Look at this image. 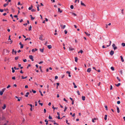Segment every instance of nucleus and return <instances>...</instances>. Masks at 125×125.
<instances>
[{
  "label": "nucleus",
  "instance_id": "nucleus-1",
  "mask_svg": "<svg viewBox=\"0 0 125 125\" xmlns=\"http://www.w3.org/2000/svg\"><path fill=\"white\" fill-rule=\"evenodd\" d=\"M112 46L114 50H115L117 49V47L115 46V44H113Z\"/></svg>",
  "mask_w": 125,
  "mask_h": 125
},
{
  "label": "nucleus",
  "instance_id": "nucleus-2",
  "mask_svg": "<svg viewBox=\"0 0 125 125\" xmlns=\"http://www.w3.org/2000/svg\"><path fill=\"white\" fill-rule=\"evenodd\" d=\"M29 58L32 61H34V59H33V57L32 55H30L29 56Z\"/></svg>",
  "mask_w": 125,
  "mask_h": 125
},
{
  "label": "nucleus",
  "instance_id": "nucleus-3",
  "mask_svg": "<svg viewBox=\"0 0 125 125\" xmlns=\"http://www.w3.org/2000/svg\"><path fill=\"white\" fill-rule=\"evenodd\" d=\"M69 50L70 51H73L75 50L74 49L72 48L71 46L69 47Z\"/></svg>",
  "mask_w": 125,
  "mask_h": 125
},
{
  "label": "nucleus",
  "instance_id": "nucleus-4",
  "mask_svg": "<svg viewBox=\"0 0 125 125\" xmlns=\"http://www.w3.org/2000/svg\"><path fill=\"white\" fill-rule=\"evenodd\" d=\"M60 26L61 27V28L62 29H64L66 27V25H62L61 24L60 25Z\"/></svg>",
  "mask_w": 125,
  "mask_h": 125
},
{
  "label": "nucleus",
  "instance_id": "nucleus-5",
  "mask_svg": "<svg viewBox=\"0 0 125 125\" xmlns=\"http://www.w3.org/2000/svg\"><path fill=\"white\" fill-rule=\"evenodd\" d=\"M114 53V52L112 50L110 52V54L111 56H112Z\"/></svg>",
  "mask_w": 125,
  "mask_h": 125
},
{
  "label": "nucleus",
  "instance_id": "nucleus-6",
  "mask_svg": "<svg viewBox=\"0 0 125 125\" xmlns=\"http://www.w3.org/2000/svg\"><path fill=\"white\" fill-rule=\"evenodd\" d=\"M19 44L21 46L20 48L21 49L22 48H23V45L21 43V42H20L19 43Z\"/></svg>",
  "mask_w": 125,
  "mask_h": 125
},
{
  "label": "nucleus",
  "instance_id": "nucleus-7",
  "mask_svg": "<svg viewBox=\"0 0 125 125\" xmlns=\"http://www.w3.org/2000/svg\"><path fill=\"white\" fill-rule=\"evenodd\" d=\"M28 105H29L31 107V108L30 109V110L31 111H32V105L31 104H28Z\"/></svg>",
  "mask_w": 125,
  "mask_h": 125
},
{
  "label": "nucleus",
  "instance_id": "nucleus-8",
  "mask_svg": "<svg viewBox=\"0 0 125 125\" xmlns=\"http://www.w3.org/2000/svg\"><path fill=\"white\" fill-rule=\"evenodd\" d=\"M43 36L42 35H41L39 38V39L43 41V39H42Z\"/></svg>",
  "mask_w": 125,
  "mask_h": 125
},
{
  "label": "nucleus",
  "instance_id": "nucleus-9",
  "mask_svg": "<svg viewBox=\"0 0 125 125\" xmlns=\"http://www.w3.org/2000/svg\"><path fill=\"white\" fill-rule=\"evenodd\" d=\"M116 108H117V112L119 113L120 112L119 108L117 106H116Z\"/></svg>",
  "mask_w": 125,
  "mask_h": 125
},
{
  "label": "nucleus",
  "instance_id": "nucleus-10",
  "mask_svg": "<svg viewBox=\"0 0 125 125\" xmlns=\"http://www.w3.org/2000/svg\"><path fill=\"white\" fill-rule=\"evenodd\" d=\"M84 33L87 36H89L90 35V34L85 31L84 32Z\"/></svg>",
  "mask_w": 125,
  "mask_h": 125
},
{
  "label": "nucleus",
  "instance_id": "nucleus-11",
  "mask_svg": "<svg viewBox=\"0 0 125 125\" xmlns=\"http://www.w3.org/2000/svg\"><path fill=\"white\" fill-rule=\"evenodd\" d=\"M58 12H59L60 13H62V10H61L59 8H58Z\"/></svg>",
  "mask_w": 125,
  "mask_h": 125
},
{
  "label": "nucleus",
  "instance_id": "nucleus-12",
  "mask_svg": "<svg viewBox=\"0 0 125 125\" xmlns=\"http://www.w3.org/2000/svg\"><path fill=\"white\" fill-rule=\"evenodd\" d=\"M91 70V68H89L87 70V71L88 72H90Z\"/></svg>",
  "mask_w": 125,
  "mask_h": 125
},
{
  "label": "nucleus",
  "instance_id": "nucleus-13",
  "mask_svg": "<svg viewBox=\"0 0 125 125\" xmlns=\"http://www.w3.org/2000/svg\"><path fill=\"white\" fill-rule=\"evenodd\" d=\"M120 57L121 58V61L122 62H124V60L123 57H122V56H120Z\"/></svg>",
  "mask_w": 125,
  "mask_h": 125
},
{
  "label": "nucleus",
  "instance_id": "nucleus-14",
  "mask_svg": "<svg viewBox=\"0 0 125 125\" xmlns=\"http://www.w3.org/2000/svg\"><path fill=\"white\" fill-rule=\"evenodd\" d=\"M29 94V92H27L26 94L25 95V96L26 97H28V95Z\"/></svg>",
  "mask_w": 125,
  "mask_h": 125
},
{
  "label": "nucleus",
  "instance_id": "nucleus-15",
  "mask_svg": "<svg viewBox=\"0 0 125 125\" xmlns=\"http://www.w3.org/2000/svg\"><path fill=\"white\" fill-rule=\"evenodd\" d=\"M5 119V117L4 116H2L1 117V118H0V120H3Z\"/></svg>",
  "mask_w": 125,
  "mask_h": 125
},
{
  "label": "nucleus",
  "instance_id": "nucleus-16",
  "mask_svg": "<svg viewBox=\"0 0 125 125\" xmlns=\"http://www.w3.org/2000/svg\"><path fill=\"white\" fill-rule=\"evenodd\" d=\"M48 48L49 49H50L52 48V46L51 45H48L47 46Z\"/></svg>",
  "mask_w": 125,
  "mask_h": 125
},
{
  "label": "nucleus",
  "instance_id": "nucleus-17",
  "mask_svg": "<svg viewBox=\"0 0 125 125\" xmlns=\"http://www.w3.org/2000/svg\"><path fill=\"white\" fill-rule=\"evenodd\" d=\"M121 84V83H119L117 84H115V85L117 87H118Z\"/></svg>",
  "mask_w": 125,
  "mask_h": 125
},
{
  "label": "nucleus",
  "instance_id": "nucleus-18",
  "mask_svg": "<svg viewBox=\"0 0 125 125\" xmlns=\"http://www.w3.org/2000/svg\"><path fill=\"white\" fill-rule=\"evenodd\" d=\"M32 8H33V6L32 5H31L30 7H29V8H28V9L29 10H30Z\"/></svg>",
  "mask_w": 125,
  "mask_h": 125
},
{
  "label": "nucleus",
  "instance_id": "nucleus-19",
  "mask_svg": "<svg viewBox=\"0 0 125 125\" xmlns=\"http://www.w3.org/2000/svg\"><path fill=\"white\" fill-rule=\"evenodd\" d=\"M30 16L31 17V20H33L35 19V18L34 17H32V15H30Z\"/></svg>",
  "mask_w": 125,
  "mask_h": 125
},
{
  "label": "nucleus",
  "instance_id": "nucleus-20",
  "mask_svg": "<svg viewBox=\"0 0 125 125\" xmlns=\"http://www.w3.org/2000/svg\"><path fill=\"white\" fill-rule=\"evenodd\" d=\"M82 99L83 100H85V97L84 96H82Z\"/></svg>",
  "mask_w": 125,
  "mask_h": 125
},
{
  "label": "nucleus",
  "instance_id": "nucleus-21",
  "mask_svg": "<svg viewBox=\"0 0 125 125\" xmlns=\"http://www.w3.org/2000/svg\"><path fill=\"white\" fill-rule=\"evenodd\" d=\"M73 85L74 86V87L75 88L77 87V86L75 85V83H73Z\"/></svg>",
  "mask_w": 125,
  "mask_h": 125
},
{
  "label": "nucleus",
  "instance_id": "nucleus-22",
  "mask_svg": "<svg viewBox=\"0 0 125 125\" xmlns=\"http://www.w3.org/2000/svg\"><path fill=\"white\" fill-rule=\"evenodd\" d=\"M31 26L30 25L29 28V30L30 31L31 30Z\"/></svg>",
  "mask_w": 125,
  "mask_h": 125
},
{
  "label": "nucleus",
  "instance_id": "nucleus-23",
  "mask_svg": "<svg viewBox=\"0 0 125 125\" xmlns=\"http://www.w3.org/2000/svg\"><path fill=\"white\" fill-rule=\"evenodd\" d=\"M107 115H105V117L104 118V119L105 120H106L107 119Z\"/></svg>",
  "mask_w": 125,
  "mask_h": 125
},
{
  "label": "nucleus",
  "instance_id": "nucleus-24",
  "mask_svg": "<svg viewBox=\"0 0 125 125\" xmlns=\"http://www.w3.org/2000/svg\"><path fill=\"white\" fill-rule=\"evenodd\" d=\"M81 5L85 6H86L85 4L83 3L82 1H81Z\"/></svg>",
  "mask_w": 125,
  "mask_h": 125
},
{
  "label": "nucleus",
  "instance_id": "nucleus-25",
  "mask_svg": "<svg viewBox=\"0 0 125 125\" xmlns=\"http://www.w3.org/2000/svg\"><path fill=\"white\" fill-rule=\"evenodd\" d=\"M71 13L72 14V15H73L74 16H77V15L74 13L72 12Z\"/></svg>",
  "mask_w": 125,
  "mask_h": 125
},
{
  "label": "nucleus",
  "instance_id": "nucleus-26",
  "mask_svg": "<svg viewBox=\"0 0 125 125\" xmlns=\"http://www.w3.org/2000/svg\"><path fill=\"white\" fill-rule=\"evenodd\" d=\"M40 51L42 52H43V49H40Z\"/></svg>",
  "mask_w": 125,
  "mask_h": 125
},
{
  "label": "nucleus",
  "instance_id": "nucleus-27",
  "mask_svg": "<svg viewBox=\"0 0 125 125\" xmlns=\"http://www.w3.org/2000/svg\"><path fill=\"white\" fill-rule=\"evenodd\" d=\"M6 107V105L5 104H4L3 106L2 107V108L3 109H4Z\"/></svg>",
  "mask_w": 125,
  "mask_h": 125
},
{
  "label": "nucleus",
  "instance_id": "nucleus-28",
  "mask_svg": "<svg viewBox=\"0 0 125 125\" xmlns=\"http://www.w3.org/2000/svg\"><path fill=\"white\" fill-rule=\"evenodd\" d=\"M44 121L45 122H46V124L47 125L48 124V121L47 120L45 119Z\"/></svg>",
  "mask_w": 125,
  "mask_h": 125
},
{
  "label": "nucleus",
  "instance_id": "nucleus-29",
  "mask_svg": "<svg viewBox=\"0 0 125 125\" xmlns=\"http://www.w3.org/2000/svg\"><path fill=\"white\" fill-rule=\"evenodd\" d=\"M75 61L76 62H77V60H78V58H77V57H75Z\"/></svg>",
  "mask_w": 125,
  "mask_h": 125
},
{
  "label": "nucleus",
  "instance_id": "nucleus-30",
  "mask_svg": "<svg viewBox=\"0 0 125 125\" xmlns=\"http://www.w3.org/2000/svg\"><path fill=\"white\" fill-rule=\"evenodd\" d=\"M27 40H31V39L30 38H27L26 39H25V41H26Z\"/></svg>",
  "mask_w": 125,
  "mask_h": 125
},
{
  "label": "nucleus",
  "instance_id": "nucleus-31",
  "mask_svg": "<svg viewBox=\"0 0 125 125\" xmlns=\"http://www.w3.org/2000/svg\"><path fill=\"white\" fill-rule=\"evenodd\" d=\"M27 76H26L25 77H24L23 76H21V78L22 79H25L27 78Z\"/></svg>",
  "mask_w": 125,
  "mask_h": 125
},
{
  "label": "nucleus",
  "instance_id": "nucleus-32",
  "mask_svg": "<svg viewBox=\"0 0 125 125\" xmlns=\"http://www.w3.org/2000/svg\"><path fill=\"white\" fill-rule=\"evenodd\" d=\"M121 45L122 46L124 47L125 46V43H122L121 44Z\"/></svg>",
  "mask_w": 125,
  "mask_h": 125
},
{
  "label": "nucleus",
  "instance_id": "nucleus-33",
  "mask_svg": "<svg viewBox=\"0 0 125 125\" xmlns=\"http://www.w3.org/2000/svg\"><path fill=\"white\" fill-rule=\"evenodd\" d=\"M83 52V51L81 50H80V51L78 52V53H79L80 52L81 53H82Z\"/></svg>",
  "mask_w": 125,
  "mask_h": 125
},
{
  "label": "nucleus",
  "instance_id": "nucleus-34",
  "mask_svg": "<svg viewBox=\"0 0 125 125\" xmlns=\"http://www.w3.org/2000/svg\"><path fill=\"white\" fill-rule=\"evenodd\" d=\"M38 5V6L37 7V10L38 11H39V10H40V9H39V5Z\"/></svg>",
  "mask_w": 125,
  "mask_h": 125
},
{
  "label": "nucleus",
  "instance_id": "nucleus-35",
  "mask_svg": "<svg viewBox=\"0 0 125 125\" xmlns=\"http://www.w3.org/2000/svg\"><path fill=\"white\" fill-rule=\"evenodd\" d=\"M96 119L95 118H94V119H93L92 120V122L93 123L95 122L94 120H96Z\"/></svg>",
  "mask_w": 125,
  "mask_h": 125
},
{
  "label": "nucleus",
  "instance_id": "nucleus-36",
  "mask_svg": "<svg viewBox=\"0 0 125 125\" xmlns=\"http://www.w3.org/2000/svg\"><path fill=\"white\" fill-rule=\"evenodd\" d=\"M73 8H74V7L73 5H72L71 6L70 8H71V9H73Z\"/></svg>",
  "mask_w": 125,
  "mask_h": 125
},
{
  "label": "nucleus",
  "instance_id": "nucleus-37",
  "mask_svg": "<svg viewBox=\"0 0 125 125\" xmlns=\"http://www.w3.org/2000/svg\"><path fill=\"white\" fill-rule=\"evenodd\" d=\"M3 92H2L1 91H0V95H2L3 94Z\"/></svg>",
  "mask_w": 125,
  "mask_h": 125
},
{
  "label": "nucleus",
  "instance_id": "nucleus-38",
  "mask_svg": "<svg viewBox=\"0 0 125 125\" xmlns=\"http://www.w3.org/2000/svg\"><path fill=\"white\" fill-rule=\"evenodd\" d=\"M111 69L112 71H114V68L113 67H111Z\"/></svg>",
  "mask_w": 125,
  "mask_h": 125
},
{
  "label": "nucleus",
  "instance_id": "nucleus-39",
  "mask_svg": "<svg viewBox=\"0 0 125 125\" xmlns=\"http://www.w3.org/2000/svg\"><path fill=\"white\" fill-rule=\"evenodd\" d=\"M11 69L12 70V72L13 73H14L15 72V70L13 68V67H12Z\"/></svg>",
  "mask_w": 125,
  "mask_h": 125
},
{
  "label": "nucleus",
  "instance_id": "nucleus-40",
  "mask_svg": "<svg viewBox=\"0 0 125 125\" xmlns=\"http://www.w3.org/2000/svg\"><path fill=\"white\" fill-rule=\"evenodd\" d=\"M49 118L50 119H52V117L50 116V115H49Z\"/></svg>",
  "mask_w": 125,
  "mask_h": 125
},
{
  "label": "nucleus",
  "instance_id": "nucleus-41",
  "mask_svg": "<svg viewBox=\"0 0 125 125\" xmlns=\"http://www.w3.org/2000/svg\"><path fill=\"white\" fill-rule=\"evenodd\" d=\"M11 10L12 11V12H15L13 8H11Z\"/></svg>",
  "mask_w": 125,
  "mask_h": 125
},
{
  "label": "nucleus",
  "instance_id": "nucleus-42",
  "mask_svg": "<svg viewBox=\"0 0 125 125\" xmlns=\"http://www.w3.org/2000/svg\"><path fill=\"white\" fill-rule=\"evenodd\" d=\"M67 107H66V106H65V108H64V112H65L66 110L67 109Z\"/></svg>",
  "mask_w": 125,
  "mask_h": 125
},
{
  "label": "nucleus",
  "instance_id": "nucleus-43",
  "mask_svg": "<svg viewBox=\"0 0 125 125\" xmlns=\"http://www.w3.org/2000/svg\"><path fill=\"white\" fill-rule=\"evenodd\" d=\"M117 79L118 80L119 82H120L121 81L120 79H119L118 77H117Z\"/></svg>",
  "mask_w": 125,
  "mask_h": 125
},
{
  "label": "nucleus",
  "instance_id": "nucleus-44",
  "mask_svg": "<svg viewBox=\"0 0 125 125\" xmlns=\"http://www.w3.org/2000/svg\"><path fill=\"white\" fill-rule=\"evenodd\" d=\"M66 123L68 125H70V123H68V121L66 119Z\"/></svg>",
  "mask_w": 125,
  "mask_h": 125
},
{
  "label": "nucleus",
  "instance_id": "nucleus-45",
  "mask_svg": "<svg viewBox=\"0 0 125 125\" xmlns=\"http://www.w3.org/2000/svg\"><path fill=\"white\" fill-rule=\"evenodd\" d=\"M5 89H6L5 88H3L2 89V90L1 91L3 92H4L5 91Z\"/></svg>",
  "mask_w": 125,
  "mask_h": 125
},
{
  "label": "nucleus",
  "instance_id": "nucleus-46",
  "mask_svg": "<svg viewBox=\"0 0 125 125\" xmlns=\"http://www.w3.org/2000/svg\"><path fill=\"white\" fill-rule=\"evenodd\" d=\"M105 108L106 109V110H108L107 107V105H105Z\"/></svg>",
  "mask_w": 125,
  "mask_h": 125
},
{
  "label": "nucleus",
  "instance_id": "nucleus-47",
  "mask_svg": "<svg viewBox=\"0 0 125 125\" xmlns=\"http://www.w3.org/2000/svg\"><path fill=\"white\" fill-rule=\"evenodd\" d=\"M112 88H113V87H112V85H110V90H111L112 89Z\"/></svg>",
  "mask_w": 125,
  "mask_h": 125
},
{
  "label": "nucleus",
  "instance_id": "nucleus-48",
  "mask_svg": "<svg viewBox=\"0 0 125 125\" xmlns=\"http://www.w3.org/2000/svg\"><path fill=\"white\" fill-rule=\"evenodd\" d=\"M120 73H121V74H123V72H122V70H120V71L119 72Z\"/></svg>",
  "mask_w": 125,
  "mask_h": 125
},
{
  "label": "nucleus",
  "instance_id": "nucleus-49",
  "mask_svg": "<svg viewBox=\"0 0 125 125\" xmlns=\"http://www.w3.org/2000/svg\"><path fill=\"white\" fill-rule=\"evenodd\" d=\"M32 91L33 93H35L36 92L35 91L33 90H32Z\"/></svg>",
  "mask_w": 125,
  "mask_h": 125
},
{
  "label": "nucleus",
  "instance_id": "nucleus-50",
  "mask_svg": "<svg viewBox=\"0 0 125 125\" xmlns=\"http://www.w3.org/2000/svg\"><path fill=\"white\" fill-rule=\"evenodd\" d=\"M39 92L40 93V94H41V95L42 96H43V94H42V92H41V91H39Z\"/></svg>",
  "mask_w": 125,
  "mask_h": 125
},
{
  "label": "nucleus",
  "instance_id": "nucleus-51",
  "mask_svg": "<svg viewBox=\"0 0 125 125\" xmlns=\"http://www.w3.org/2000/svg\"><path fill=\"white\" fill-rule=\"evenodd\" d=\"M15 60H17L18 59V57H15Z\"/></svg>",
  "mask_w": 125,
  "mask_h": 125
},
{
  "label": "nucleus",
  "instance_id": "nucleus-52",
  "mask_svg": "<svg viewBox=\"0 0 125 125\" xmlns=\"http://www.w3.org/2000/svg\"><path fill=\"white\" fill-rule=\"evenodd\" d=\"M52 108L54 110L56 109H57V108H56L55 107H54V106H53V107H52Z\"/></svg>",
  "mask_w": 125,
  "mask_h": 125
},
{
  "label": "nucleus",
  "instance_id": "nucleus-53",
  "mask_svg": "<svg viewBox=\"0 0 125 125\" xmlns=\"http://www.w3.org/2000/svg\"><path fill=\"white\" fill-rule=\"evenodd\" d=\"M64 32L65 34H67V31L65 30L64 31Z\"/></svg>",
  "mask_w": 125,
  "mask_h": 125
},
{
  "label": "nucleus",
  "instance_id": "nucleus-54",
  "mask_svg": "<svg viewBox=\"0 0 125 125\" xmlns=\"http://www.w3.org/2000/svg\"><path fill=\"white\" fill-rule=\"evenodd\" d=\"M77 93H78L79 95H80V93L78 91H77Z\"/></svg>",
  "mask_w": 125,
  "mask_h": 125
},
{
  "label": "nucleus",
  "instance_id": "nucleus-55",
  "mask_svg": "<svg viewBox=\"0 0 125 125\" xmlns=\"http://www.w3.org/2000/svg\"><path fill=\"white\" fill-rule=\"evenodd\" d=\"M31 11L32 12L35 11H36V10H34V9H32L31 10Z\"/></svg>",
  "mask_w": 125,
  "mask_h": 125
},
{
  "label": "nucleus",
  "instance_id": "nucleus-56",
  "mask_svg": "<svg viewBox=\"0 0 125 125\" xmlns=\"http://www.w3.org/2000/svg\"><path fill=\"white\" fill-rule=\"evenodd\" d=\"M120 101H118L117 102V103L118 104H120Z\"/></svg>",
  "mask_w": 125,
  "mask_h": 125
},
{
  "label": "nucleus",
  "instance_id": "nucleus-57",
  "mask_svg": "<svg viewBox=\"0 0 125 125\" xmlns=\"http://www.w3.org/2000/svg\"><path fill=\"white\" fill-rule=\"evenodd\" d=\"M63 100L64 101H66V102H67V100H66V99L65 98H64L63 99Z\"/></svg>",
  "mask_w": 125,
  "mask_h": 125
},
{
  "label": "nucleus",
  "instance_id": "nucleus-58",
  "mask_svg": "<svg viewBox=\"0 0 125 125\" xmlns=\"http://www.w3.org/2000/svg\"><path fill=\"white\" fill-rule=\"evenodd\" d=\"M7 6V5L6 4V3H5V4H4L3 5V6L4 7H6V6Z\"/></svg>",
  "mask_w": 125,
  "mask_h": 125
},
{
  "label": "nucleus",
  "instance_id": "nucleus-59",
  "mask_svg": "<svg viewBox=\"0 0 125 125\" xmlns=\"http://www.w3.org/2000/svg\"><path fill=\"white\" fill-rule=\"evenodd\" d=\"M58 78V77L57 76H55V79L56 80V79H57Z\"/></svg>",
  "mask_w": 125,
  "mask_h": 125
},
{
  "label": "nucleus",
  "instance_id": "nucleus-60",
  "mask_svg": "<svg viewBox=\"0 0 125 125\" xmlns=\"http://www.w3.org/2000/svg\"><path fill=\"white\" fill-rule=\"evenodd\" d=\"M14 68L15 69V70H18L19 69V68H16V67H14Z\"/></svg>",
  "mask_w": 125,
  "mask_h": 125
},
{
  "label": "nucleus",
  "instance_id": "nucleus-61",
  "mask_svg": "<svg viewBox=\"0 0 125 125\" xmlns=\"http://www.w3.org/2000/svg\"><path fill=\"white\" fill-rule=\"evenodd\" d=\"M10 87V85H8V86H7V88H9Z\"/></svg>",
  "mask_w": 125,
  "mask_h": 125
},
{
  "label": "nucleus",
  "instance_id": "nucleus-62",
  "mask_svg": "<svg viewBox=\"0 0 125 125\" xmlns=\"http://www.w3.org/2000/svg\"><path fill=\"white\" fill-rule=\"evenodd\" d=\"M35 105L36 106L37 105V102H35Z\"/></svg>",
  "mask_w": 125,
  "mask_h": 125
},
{
  "label": "nucleus",
  "instance_id": "nucleus-63",
  "mask_svg": "<svg viewBox=\"0 0 125 125\" xmlns=\"http://www.w3.org/2000/svg\"><path fill=\"white\" fill-rule=\"evenodd\" d=\"M32 52H35L34 49H33L32 50Z\"/></svg>",
  "mask_w": 125,
  "mask_h": 125
},
{
  "label": "nucleus",
  "instance_id": "nucleus-64",
  "mask_svg": "<svg viewBox=\"0 0 125 125\" xmlns=\"http://www.w3.org/2000/svg\"><path fill=\"white\" fill-rule=\"evenodd\" d=\"M3 9H0V11L1 12H3Z\"/></svg>",
  "mask_w": 125,
  "mask_h": 125
}]
</instances>
